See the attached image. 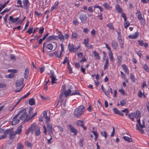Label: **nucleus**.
<instances>
[{"instance_id": "nucleus-3", "label": "nucleus", "mask_w": 149, "mask_h": 149, "mask_svg": "<svg viewBox=\"0 0 149 149\" xmlns=\"http://www.w3.org/2000/svg\"><path fill=\"white\" fill-rule=\"evenodd\" d=\"M20 112V114L22 113L21 115L20 116L19 118L20 120H23L27 118L28 119L29 118V115H27V113L26 111V110L24 109H22L19 111Z\"/></svg>"}, {"instance_id": "nucleus-51", "label": "nucleus", "mask_w": 149, "mask_h": 149, "mask_svg": "<svg viewBox=\"0 0 149 149\" xmlns=\"http://www.w3.org/2000/svg\"><path fill=\"white\" fill-rule=\"evenodd\" d=\"M125 23L124 24V27L125 28L127 29L128 26L130 24L126 20V21H125Z\"/></svg>"}, {"instance_id": "nucleus-46", "label": "nucleus", "mask_w": 149, "mask_h": 149, "mask_svg": "<svg viewBox=\"0 0 149 149\" xmlns=\"http://www.w3.org/2000/svg\"><path fill=\"white\" fill-rule=\"evenodd\" d=\"M130 78L132 82H135V79L134 76L132 74V73H131L130 74Z\"/></svg>"}, {"instance_id": "nucleus-37", "label": "nucleus", "mask_w": 149, "mask_h": 149, "mask_svg": "<svg viewBox=\"0 0 149 149\" xmlns=\"http://www.w3.org/2000/svg\"><path fill=\"white\" fill-rule=\"evenodd\" d=\"M137 17L139 19L141 20V23L144 22V19L142 17L141 14V13L139 14L138 15Z\"/></svg>"}, {"instance_id": "nucleus-15", "label": "nucleus", "mask_w": 149, "mask_h": 149, "mask_svg": "<svg viewBox=\"0 0 149 149\" xmlns=\"http://www.w3.org/2000/svg\"><path fill=\"white\" fill-rule=\"evenodd\" d=\"M23 3L24 6L25 8L26 9H28L29 8V2L28 0H23Z\"/></svg>"}, {"instance_id": "nucleus-56", "label": "nucleus", "mask_w": 149, "mask_h": 149, "mask_svg": "<svg viewBox=\"0 0 149 149\" xmlns=\"http://www.w3.org/2000/svg\"><path fill=\"white\" fill-rule=\"evenodd\" d=\"M104 43L106 47V48L108 50H109V52H112L111 51V48L109 46V45L108 44V43Z\"/></svg>"}, {"instance_id": "nucleus-50", "label": "nucleus", "mask_w": 149, "mask_h": 149, "mask_svg": "<svg viewBox=\"0 0 149 149\" xmlns=\"http://www.w3.org/2000/svg\"><path fill=\"white\" fill-rule=\"evenodd\" d=\"M101 134L102 136H104L105 139L107 138V134L105 131H103V132H101Z\"/></svg>"}, {"instance_id": "nucleus-64", "label": "nucleus", "mask_w": 149, "mask_h": 149, "mask_svg": "<svg viewBox=\"0 0 149 149\" xmlns=\"http://www.w3.org/2000/svg\"><path fill=\"white\" fill-rule=\"evenodd\" d=\"M44 28L43 27H41L39 31V32L40 34H42L44 31Z\"/></svg>"}, {"instance_id": "nucleus-35", "label": "nucleus", "mask_w": 149, "mask_h": 149, "mask_svg": "<svg viewBox=\"0 0 149 149\" xmlns=\"http://www.w3.org/2000/svg\"><path fill=\"white\" fill-rule=\"evenodd\" d=\"M117 62L119 65H120L122 63L121 58L122 57L120 56H118L117 57Z\"/></svg>"}, {"instance_id": "nucleus-28", "label": "nucleus", "mask_w": 149, "mask_h": 149, "mask_svg": "<svg viewBox=\"0 0 149 149\" xmlns=\"http://www.w3.org/2000/svg\"><path fill=\"white\" fill-rule=\"evenodd\" d=\"M109 56L110 61H114L113 57L112 52H109Z\"/></svg>"}, {"instance_id": "nucleus-47", "label": "nucleus", "mask_w": 149, "mask_h": 149, "mask_svg": "<svg viewBox=\"0 0 149 149\" xmlns=\"http://www.w3.org/2000/svg\"><path fill=\"white\" fill-rule=\"evenodd\" d=\"M68 69L69 70V73H71L72 72V68L70 66V64H69V61H68Z\"/></svg>"}, {"instance_id": "nucleus-43", "label": "nucleus", "mask_w": 149, "mask_h": 149, "mask_svg": "<svg viewBox=\"0 0 149 149\" xmlns=\"http://www.w3.org/2000/svg\"><path fill=\"white\" fill-rule=\"evenodd\" d=\"M84 121L79 120L77 122L78 124L79 125H80L81 127H82L84 125Z\"/></svg>"}, {"instance_id": "nucleus-2", "label": "nucleus", "mask_w": 149, "mask_h": 149, "mask_svg": "<svg viewBox=\"0 0 149 149\" xmlns=\"http://www.w3.org/2000/svg\"><path fill=\"white\" fill-rule=\"evenodd\" d=\"M79 15V18L82 23H85L87 20V17L84 11L81 10L79 11L78 13Z\"/></svg>"}, {"instance_id": "nucleus-14", "label": "nucleus", "mask_w": 149, "mask_h": 149, "mask_svg": "<svg viewBox=\"0 0 149 149\" xmlns=\"http://www.w3.org/2000/svg\"><path fill=\"white\" fill-rule=\"evenodd\" d=\"M43 117L46 120V123L48 122L50 120V118L49 116H47V112L45 111H44L43 112Z\"/></svg>"}, {"instance_id": "nucleus-27", "label": "nucleus", "mask_w": 149, "mask_h": 149, "mask_svg": "<svg viewBox=\"0 0 149 149\" xmlns=\"http://www.w3.org/2000/svg\"><path fill=\"white\" fill-rule=\"evenodd\" d=\"M141 117L140 112L139 111H137L136 112V114L135 116V118H136L137 120L139 119H140Z\"/></svg>"}, {"instance_id": "nucleus-16", "label": "nucleus", "mask_w": 149, "mask_h": 149, "mask_svg": "<svg viewBox=\"0 0 149 149\" xmlns=\"http://www.w3.org/2000/svg\"><path fill=\"white\" fill-rule=\"evenodd\" d=\"M33 124H32L30 127L26 130V134L28 135L29 132H31L32 134L33 133Z\"/></svg>"}, {"instance_id": "nucleus-61", "label": "nucleus", "mask_w": 149, "mask_h": 149, "mask_svg": "<svg viewBox=\"0 0 149 149\" xmlns=\"http://www.w3.org/2000/svg\"><path fill=\"white\" fill-rule=\"evenodd\" d=\"M138 42L139 45L141 46H143V45L144 44L143 42V41L142 40H138Z\"/></svg>"}, {"instance_id": "nucleus-11", "label": "nucleus", "mask_w": 149, "mask_h": 149, "mask_svg": "<svg viewBox=\"0 0 149 149\" xmlns=\"http://www.w3.org/2000/svg\"><path fill=\"white\" fill-rule=\"evenodd\" d=\"M16 134L15 132L13 131V129L11 128V131L9 135V138L10 139H14L16 135Z\"/></svg>"}, {"instance_id": "nucleus-10", "label": "nucleus", "mask_w": 149, "mask_h": 149, "mask_svg": "<svg viewBox=\"0 0 149 149\" xmlns=\"http://www.w3.org/2000/svg\"><path fill=\"white\" fill-rule=\"evenodd\" d=\"M24 79L23 78H21L20 79L16 81L15 85L17 87L20 86L23 84Z\"/></svg>"}, {"instance_id": "nucleus-21", "label": "nucleus", "mask_w": 149, "mask_h": 149, "mask_svg": "<svg viewBox=\"0 0 149 149\" xmlns=\"http://www.w3.org/2000/svg\"><path fill=\"white\" fill-rule=\"evenodd\" d=\"M123 138L125 140L129 142H133L132 139L128 137L123 136Z\"/></svg>"}, {"instance_id": "nucleus-8", "label": "nucleus", "mask_w": 149, "mask_h": 149, "mask_svg": "<svg viewBox=\"0 0 149 149\" xmlns=\"http://www.w3.org/2000/svg\"><path fill=\"white\" fill-rule=\"evenodd\" d=\"M47 127L48 129V132L49 134H51L52 133V124L48 122L46 123Z\"/></svg>"}, {"instance_id": "nucleus-30", "label": "nucleus", "mask_w": 149, "mask_h": 149, "mask_svg": "<svg viewBox=\"0 0 149 149\" xmlns=\"http://www.w3.org/2000/svg\"><path fill=\"white\" fill-rule=\"evenodd\" d=\"M17 149H23L24 148L23 145L19 143H17Z\"/></svg>"}, {"instance_id": "nucleus-17", "label": "nucleus", "mask_w": 149, "mask_h": 149, "mask_svg": "<svg viewBox=\"0 0 149 149\" xmlns=\"http://www.w3.org/2000/svg\"><path fill=\"white\" fill-rule=\"evenodd\" d=\"M22 125H21L18 126L15 132L16 134H20L21 132Z\"/></svg>"}, {"instance_id": "nucleus-9", "label": "nucleus", "mask_w": 149, "mask_h": 149, "mask_svg": "<svg viewBox=\"0 0 149 149\" xmlns=\"http://www.w3.org/2000/svg\"><path fill=\"white\" fill-rule=\"evenodd\" d=\"M58 39V37L57 36H55L54 35H51L47 38L46 39V41L47 42L53 40H57Z\"/></svg>"}, {"instance_id": "nucleus-40", "label": "nucleus", "mask_w": 149, "mask_h": 149, "mask_svg": "<svg viewBox=\"0 0 149 149\" xmlns=\"http://www.w3.org/2000/svg\"><path fill=\"white\" fill-rule=\"evenodd\" d=\"M103 6L107 9L109 10L110 7L108 3H104L103 4Z\"/></svg>"}, {"instance_id": "nucleus-48", "label": "nucleus", "mask_w": 149, "mask_h": 149, "mask_svg": "<svg viewBox=\"0 0 149 149\" xmlns=\"http://www.w3.org/2000/svg\"><path fill=\"white\" fill-rule=\"evenodd\" d=\"M25 144L27 146L29 147V148H31L32 146V143L28 141H26L25 142Z\"/></svg>"}, {"instance_id": "nucleus-53", "label": "nucleus", "mask_w": 149, "mask_h": 149, "mask_svg": "<svg viewBox=\"0 0 149 149\" xmlns=\"http://www.w3.org/2000/svg\"><path fill=\"white\" fill-rule=\"evenodd\" d=\"M143 67L146 71L147 72H148L149 71V69L148 66L146 64H145Z\"/></svg>"}, {"instance_id": "nucleus-34", "label": "nucleus", "mask_w": 149, "mask_h": 149, "mask_svg": "<svg viewBox=\"0 0 149 149\" xmlns=\"http://www.w3.org/2000/svg\"><path fill=\"white\" fill-rule=\"evenodd\" d=\"M58 38L61 41L63 42L64 40V36L62 34H60L58 35Z\"/></svg>"}, {"instance_id": "nucleus-36", "label": "nucleus", "mask_w": 149, "mask_h": 149, "mask_svg": "<svg viewBox=\"0 0 149 149\" xmlns=\"http://www.w3.org/2000/svg\"><path fill=\"white\" fill-rule=\"evenodd\" d=\"M106 26L111 30H113L114 29L113 25L112 23H110L108 24H107L106 25Z\"/></svg>"}, {"instance_id": "nucleus-18", "label": "nucleus", "mask_w": 149, "mask_h": 149, "mask_svg": "<svg viewBox=\"0 0 149 149\" xmlns=\"http://www.w3.org/2000/svg\"><path fill=\"white\" fill-rule=\"evenodd\" d=\"M19 19V17H17L15 18H13L12 16H10L9 17V21H11V22L12 23H15L17 22ZM10 23V22H9Z\"/></svg>"}, {"instance_id": "nucleus-32", "label": "nucleus", "mask_w": 149, "mask_h": 149, "mask_svg": "<svg viewBox=\"0 0 149 149\" xmlns=\"http://www.w3.org/2000/svg\"><path fill=\"white\" fill-rule=\"evenodd\" d=\"M19 121V120L18 119L13 120L12 121V125H15L18 123Z\"/></svg>"}, {"instance_id": "nucleus-20", "label": "nucleus", "mask_w": 149, "mask_h": 149, "mask_svg": "<svg viewBox=\"0 0 149 149\" xmlns=\"http://www.w3.org/2000/svg\"><path fill=\"white\" fill-rule=\"evenodd\" d=\"M29 74V69L27 68L25 69V73L24 74V77L25 78H27Z\"/></svg>"}, {"instance_id": "nucleus-6", "label": "nucleus", "mask_w": 149, "mask_h": 149, "mask_svg": "<svg viewBox=\"0 0 149 149\" xmlns=\"http://www.w3.org/2000/svg\"><path fill=\"white\" fill-rule=\"evenodd\" d=\"M33 131H34L35 134L36 136H38L40 134V127L38 125L34 126L33 124Z\"/></svg>"}, {"instance_id": "nucleus-31", "label": "nucleus", "mask_w": 149, "mask_h": 149, "mask_svg": "<svg viewBox=\"0 0 149 149\" xmlns=\"http://www.w3.org/2000/svg\"><path fill=\"white\" fill-rule=\"evenodd\" d=\"M115 8L119 13H121L122 10V8L120 7V5L118 4L116 5Z\"/></svg>"}, {"instance_id": "nucleus-41", "label": "nucleus", "mask_w": 149, "mask_h": 149, "mask_svg": "<svg viewBox=\"0 0 149 149\" xmlns=\"http://www.w3.org/2000/svg\"><path fill=\"white\" fill-rule=\"evenodd\" d=\"M17 3L19 4V5L17 6H15L17 7H20L22 8H23V6L22 5V1L21 0H18L17 1Z\"/></svg>"}, {"instance_id": "nucleus-49", "label": "nucleus", "mask_w": 149, "mask_h": 149, "mask_svg": "<svg viewBox=\"0 0 149 149\" xmlns=\"http://www.w3.org/2000/svg\"><path fill=\"white\" fill-rule=\"evenodd\" d=\"M36 114H37V113H34L33 114V115L31 117H29V118L28 119H27V118L26 119H25V121H26V122L28 121L30 119H31V118H33V117L35 116L36 115Z\"/></svg>"}, {"instance_id": "nucleus-12", "label": "nucleus", "mask_w": 149, "mask_h": 149, "mask_svg": "<svg viewBox=\"0 0 149 149\" xmlns=\"http://www.w3.org/2000/svg\"><path fill=\"white\" fill-rule=\"evenodd\" d=\"M62 87L63 88V89L65 90V86H63ZM71 91L70 89H69L67 91H64L63 93H64V95L65 97H67L71 93Z\"/></svg>"}, {"instance_id": "nucleus-55", "label": "nucleus", "mask_w": 149, "mask_h": 149, "mask_svg": "<svg viewBox=\"0 0 149 149\" xmlns=\"http://www.w3.org/2000/svg\"><path fill=\"white\" fill-rule=\"evenodd\" d=\"M92 132L95 136V139H96L98 136V134L96 131H95L94 130H93Z\"/></svg>"}, {"instance_id": "nucleus-63", "label": "nucleus", "mask_w": 149, "mask_h": 149, "mask_svg": "<svg viewBox=\"0 0 149 149\" xmlns=\"http://www.w3.org/2000/svg\"><path fill=\"white\" fill-rule=\"evenodd\" d=\"M10 58L11 60H13L14 61L16 59V58L13 54L10 55Z\"/></svg>"}, {"instance_id": "nucleus-45", "label": "nucleus", "mask_w": 149, "mask_h": 149, "mask_svg": "<svg viewBox=\"0 0 149 149\" xmlns=\"http://www.w3.org/2000/svg\"><path fill=\"white\" fill-rule=\"evenodd\" d=\"M49 82V80L48 79L47 81H46L45 82V84L44 85V89L45 90H47V84Z\"/></svg>"}, {"instance_id": "nucleus-19", "label": "nucleus", "mask_w": 149, "mask_h": 149, "mask_svg": "<svg viewBox=\"0 0 149 149\" xmlns=\"http://www.w3.org/2000/svg\"><path fill=\"white\" fill-rule=\"evenodd\" d=\"M139 33L138 32H136L134 35H130L128 37L129 38H131L132 39L136 38L138 36Z\"/></svg>"}, {"instance_id": "nucleus-62", "label": "nucleus", "mask_w": 149, "mask_h": 149, "mask_svg": "<svg viewBox=\"0 0 149 149\" xmlns=\"http://www.w3.org/2000/svg\"><path fill=\"white\" fill-rule=\"evenodd\" d=\"M113 110L114 112L116 114H118V112L119 111L117 108H113Z\"/></svg>"}, {"instance_id": "nucleus-58", "label": "nucleus", "mask_w": 149, "mask_h": 149, "mask_svg": "<svg viewBox=\"0 0 149 149\" xmlns=\"http://www.w3.org/2000/svg\"><path fill=\"white\" fill-rule=\"evenodd\" d=\"M11 131V129L7 130H6L5 132H4V134L5 135L7 134H10V133Z\"/></svg>"}, {"instance_id": "nucleus-25", "label": "nucleus", "mask_w": 149, "mask_h": 149, "mask_svg": "<svg viewBox=\"0 0 149 149\" xmlns=\"http://www.w3.org/2000/svg\"><path fill=\"white\" fill-rule=\"evenodd\" d=\"M93 54L96 59L99 60L100 59V56L99 53L97 52L96 51H94L93 52Z\"/></svg>"}, {"instance_id": "nucleus-29", "label": "nucleus", "mask_w": 149, "mask_h": 149, "mask_svg": "<svg viewBox=\"0 0 149 149\" xmlns=\"http://www.w3.org/2000/svg\"><path fill=\"white\" fill-rule=\"evenodd\" d=\"M122 66L125 72L127 74H129L127 66L125 64H123L122 65Z\"/></svg>"}, {"instance_id": "nucleus-33", "label": "nucleus", "mask_w": 149, "mask_h": 149, "mask_svg": "<svg viewBox=\"0 0 149 149\" xmlns=\"http://www.w3.org/2000/svg\"><path fill=\"white\" fill-rule=\"evenodd\" d=\"M50 77H51L52 80V84H53L54 83H56L55 81L57 80V79L56 78V77L52 76H51Z\"/></svg>"}, {"instance_id": "nucleus-7", "label": "nucleus", "mask_w": 149, "mask_h": 149, "mask_svg": "<svg viewBox=\"0 0 149 149\" xmlns=\"http://www.w3.org/2000/svg\"><path fill=\"white\" fill-rule=\"evenodd\" d=\"M68 127H69L70 130L71 132L73 133L74 135H77L78 133L77 130L74 128L71 125H67Z\"/></svg>"}, {"instance_id": "nucleus-52", "label": "nucleus", "mask_w": 149, "mask_h": 149, "mask_svg": "<svg viewBox=\"0 0 149 149\" xmlns=\"http://www.w3.org/2000/svg\"><path fill=\"white\" fill-rule=\"evenodd\" d=\"M18 70H17L11 69L8 70V71L10 72H13V73H16L17 72Z\"/></svg>"}, {"instance_id": "nucleus-54", "label": "nucleus", "mask_w": 149, "mask_h": 149, "mask_svg": "<svg viewBox=\"0 0 149 149\" xmlns=\"http://www.w3.org/2000/svg\"><path fill=\"white\" fill-rule=\"evenodd\" d=\"M33 29V28L32 27L29 28V29L26 31V32L28 33L29 34H31L32 33Z\"/></svg>"}, {"instance_id": "nucleus-42", "label": "nucleus", "mask_w": 149, "mask_h": 149, "mask_svg": "<svg viewBox=\"0 0 149 149\" xmlns=\"http://www.w3.org/2000/svg\"><path fill=\"white\" fill-rule=\"evenodd\" d=\"M88 42L89 40L88 38L84 39V43L85 45V46H88L87 45L88 44Z\"/></svg>"}, {"instance_id": "nucleus-1", "label": "nucleus", "mask_w": 149, "mask_h": 149, "mask_svg": "<svg viewBox=\"0 0 149 149\" xmlns=\"http://www.w3.org/2000/svg\"><path fill=\"white\" fill-rule=\"evenodd\" d=\"M84 107L83 105H81L75 109L74 112V116L76 117L80 116L84 113Z\"/></svg>"}, {"instance_id": "nucleus-13", "label": "nucleus", "mask_w": 149, "mask_h": 149, "mask_svg": "<svg viewBox=\"0 0 149 149\" xmlns=\"http://www.w3.org/2000/svg\"><path fill=\"white\" fill-rule=\"evenodd\" d=\"M111 46L113 49H117L118 46V42L116 40H112L111 42Z\"/></svg>"}, {"instance_id": "nucleus-57", "label": "nucleus", "mask_w": 149, "mask_h": 149, "mask_svg": "<svg viewBox=\"0 0 149 149\" xmlns=\"http://www.w3.org/2000/svg\"><path fill=\"white\" fill-rule=\"evenodd\" d=\"M29 23V22L28 20L26 22V24L25 25V27L23 30V31H25L27 27L28 26Z\"/></svg>"}, {"instance_id": "nucleus-60", "label": "nucleus", "mask_w": 149, "mask_h": 149, "mask_svg": "<svg viewBox=\"0 0 149 149\" xmlns=\"http://www.w3.org/2000/svg\"><path fill=\"white\" fill-rule=\"evenodd\" d=\"M121 15L122 17L124 18V21H126L127 19L126 14L125 13H123L121 14Z\"/></svg>"}, {"instance_id": "nucleus-4", "label": "nucleus", "mask_w": 149, "mask_h": 149, "mask_svg": "<svg viewBox=\"0 0 149 149\" xmlns=\"http://www.w3.org/2000/svg\"><path fill=\"white\" fill-rule=\"evenodd\" d=\"M137 122L138 125L136 124V130L139 131L141 133H144V132L143 129V128H144V126L141 124L140 119H139L137 120Z\"/></svg>"}, {"instance_id": "nucleus-26", "label": "nucleus", "mask_w": 149, "mask_h": 149, "mask_svg": "<svg viewBox=\"0 0 149 149\" xmlns=\"http://www.w3.org/2000/svg\"><path fill=\"white\" fill-rule=\"evenodd\" d=\"M29 104L31 106L35 105V102L34 99L33 98L30 99L29 100Z\"/></svg>"}, {"instance_id": "nucleus-39", "label": "nucleus", "mask_w": 149, "mask_h": 149, "mask_svg": "<svg viewBox=\"0 0 149 149\" xmlns=\"http://www.w3.org/2000/svg\"><path fill=\"white\" fill-rule=\"evenodd\" d=\"M127 103L126 101L124 99H123L120 101V104L122 106H124Z\"/></svg>"}, {"instance_id": "nucleus-24", "label": "nucleus", "mask_w": 149, "mask_h": 149, "mask_svg": "<svg viewBox=\"0 0 149 149\" xmlns=\"http://www.w3.org/2000/svg\"><path fill=\"white\" fill-rule=\"evenodd\" d=\"M46 47L48 50V52H50L52 50L53 48V46L51 44H48L47 45Z\"/></svg>"}, {"instance_id": "nucleus-22", "label": "nucleus", "mask_w": 149, "mask_h": 149, "mask_svg": "<svg viewBox=\"0 0 149 149\" xmlns=\"http://www.w3.org/2000/svg\"><path fill=\"white\" fill-rule=\"evenodd\" d=\"M118 40L120 48H123L124 43V41L121 39V38L118 39Z\"/></svg>"}, {"instance_id": "nucleus-59", "label": "nucleus", "mask_w": 149, "mask_h": 149, "mask_svg": "<svg viewBox=\"0 0 149 149\" xmlns=\"http://www.w3.org/2000/svg\"><path fill=\"white\" fill-rule=\"evenodd\" d=\"M116 31H117V34L118 35V38L119 39V38H121V34L120 32V31H118V30H117Z\"/></svg>"}, {"instance_id": "nucleus-23", "label": "nucleus", "mask_w": 149, "mask_h": 149, "mask_svg": "<svg viewBox=\"0 0 149 149\" xmlns=\"http://www.w3.org/2000/svg\"><path fill=\"white\" fill-rule=\"evenodd\" d=\"M134 113H129L128 116L130 119H131L132 121H134Z\"/></svg>"}, {"instance_id": "nucleus-38", "label": "nucleus", "mask_w": 149, "mask_h": 149, "mask_svg": "<svg viewBox=\"0 0 149 149\" xmlns=\"http://www.w3.org/2000/svg\"><path fill=\"white\" fill-rule=\"evenodd\" d=\"M109 63V60L107 58L106 60V62H105V64L104 66V69L105 70L107 68V65H108Z\"/></svg>"}, {"instance_id": "nucleus-5", "label": "nucleus", "mask_w": 149, "mask_h": 149, "mask_svg": "<svg viewBox=\"0 0 149 149\" xmlns=\"http://www.w3.org/2000/svg\"><path fill=\"white\" fill-rule=\"evenodd\" d=\"M68 48L70 52H76L79 49L80 47L79 46L77 47L74 48L73 44H71L70 45V43H69L68 46Z\"/></svg>"}, {"instance_id": "nucleus-44", "label": "nucleus", "mask_w": 149, "mask_h": 149, "mask_svg": "<svg viewBox=\"0 0 149 149\" xmlns=\"http://www.w3.org/2000/svg\"><path fill=\"white\" fill-rule=\"evenodd\" d=\"M84 141V139L82 138L80 139L79 141V144L80 147H82L83 146V142Z\"/></svg>"}]
</instances>
